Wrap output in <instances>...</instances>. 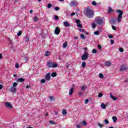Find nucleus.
Segmentation results:
<instances>
[{"label": "nucleus", "instance_id": "nucleus-1", "mask_svg": "<svg viewBox=\"0 0 128 128\" xmlns=\"http://www.w3.org/2000/svg\"><path fill=\"white\" fill-rule=\"evenodd\" d=\"M85 16H86L87 18H94V10L90 9V8H86V10Z\"/></svg>", "mask_w": 128, "mask_h": 128}, {"label": "nucleus", "instance_id": "nucleus-2", "mask_svg": "<svg viewBox=\"0 0 128 128\" xmlns=\"http://www.w3.org/2000/svg\"><path fill=\"white\" fill-rule=\"evenodd\" d=\"M116 12L118 14L117 18V20L118 22H122V14H124V11L120 10H116Z\"/></svg>", "mask_w": 128, "mask_h": 128}, {"label": "nucleus", "instance_id": "nucleus-3", "mask_svg": "<svg viewBox=\"0 0 128 128\" xmlns=\"http://www.w3.org/2000/svg\"><path fill=\"white\" fill-rule=\"evenodd\" d=\"M96 22L98 24H104V20H102L100 16H98L96 19Z\"/></svg>", "mask_w": 128, "mask_h": 128}, {"label": "nucleus", "instance_id": "nucleus-4", "mask_svg": "<svg viewBox=\"0 0 128 128\" xmlns=\"http://www.w3.org/2000/svg\"><path fill=\"white\" fill-rule=\"evenodd\" d=\"M128 70V65L123 64V65H122L120 67V72H124L126 70Z\"/></svg>", "mask_w": 128, "mask_h": 128}, {"label": "nucleus", "instance_id": "nucleus-5", "mask_svg": "<svg viewBox=\"0 0 128 128\" xmlns=\"http://www.w3.org/2000/svg\"><path fill=\"white\" fill-rule=\"evenodd\" d=\"M82 60H86L88 58V52H85L81 56Z\"/></svg>", "mask_w": 128, "mask_h": 128}, {"label": "nucleus", "instance_id": "nucleus-6", "mask_svg": "<svg viewBox=\"0 0 128 128\" xmlns=\"http://www.w3.org/2000/svg\"><path fill=\"white\" fill-rule=\"evenodd\" d=\"M78 6V2L76 0H72L70 2V6Z\"/></svg>", "mask_w": 128, "mask_h": 128}, {"label": "nucleus", "instance_id": "nucleus-7", "mask_svg": "<svg viewBox=\"0 0 128 128\" xmlns=\"http://www.w3.org/2000/svg\"><path fill=\"white\" fill-rule=\"evenodd\" d=\"M5 106L8 108H9V110H12V104H10V102H6L5 103Z\"/></svg>", "mask_w": 128, "mask_h": 128}, {"label": "nucleus", "instance_id": "nucleus-8", "mask_svg": "<svg viewBox=\"0 0 128 128\" xmlns=\"http://www.w3.org/2000/svg\"><path fill=\"white\" fill-rule=\"evenodd\" d=\"M60 27H56L54 30L55 34H60Z\"/></svg>", "mask_w": 128, "mask_h": 128}, {"label": "nucleus", "instance_id": "nucleus-9", "mask_svg": "<svg viewBox=\"0 0 128 128\" xmlns=\"http://www.w3.org/2000/svg\"><path fill=\"white\" fill-rule=\"evenodd\" d=\"M46 80H50V73H48L45 76Z\"/></svg>", "mask_w": 128, "mask_h": 128}, {"label": "nucleus", "instance_id": "nucleus-10", "mask_svg": "<svg viewBox=\"0 0 128 128\" xmlns=\"http://www.w3.org/2000/svg\"><path fill=\"white\" fill-rule=\"evenodd\" d=\"M16 88L14 86H12L10 88V92H16Z\"/></svg>", "mask_w": 128, "mask_h": 128}, {"label": "nucleus", "instance_id": "nucleus-11", "mask_svg": "<svg viewBox=\"0 0 128 128\" xmlns=\"http://www.w3.org/2000/svg\"><path fill=\"white\" fill-rule=\"evenodd\" d=\"M47 67L49 68H52V62H48L47 63Z\"/></svg>", "mask_w": 128, "mask_h": 128}, {"label": "nucleus", "instance_id": "nucleus-12", "mask_svg": "<svg viewBox=\"0 0 128 128\" xmlns=\"http://www.w3.org/2000/svg\"><path fill=\"white\" fill-rule=\"evenodd\" d=\"M17 81L18 82H24V78H18L17 80Z\"/></svg>", "mask_w": 128, "mask_h": 128}, {"label": "nucleus", "instance_id": "nucleus-13", "mask_svg": "<svg viewBox=\"0 0 128 128\" xmlns=\"http://www.w3.org/2000/svg\"><path fill=\"white\" fill-rule=\"evenodd\" d=\"M104 64L107 66H110L112 64V62H105Z\"/></svg>", "mask_w": 128, "mask_h": 128}, {"label": "nucleus", "instance_id": "nucleus-14", "mask_svg": "<svg viewBox=\"0 0 128 128\" xmlns=\"http://www.w3.org/2000/svg\"><path fill=\"white\" fill-rule=\"evenodd\" d=\"M73 92H74V88H72L70 90V91H69L70 96H72V94Z\"/></svg>", "mask_w": 128, "mask_h": 128}, {"label": "nucleus", "instance_id": "nucleus-15", "mask_svg": "<svg viewBox=\"0 0 128 128\" xmlns=\"http://www.w3.org/2000/svg\"><path fill=\"white\" fill-rule=\"evenodd\" d=\"M62 114L63 116H66L68 112H66V109H64L62 111Z\"/></svg>", "mask_w": 128, "mask_h": 128}, {"label": "nucleus", "instance_id": "nucleus-16", "mask_svg": "<svg viewBox=\"0 0 128 128\" xmlns=\"http://www.w3.org/2000/svg\"><path fill=\"white\" fill-rule=\"evenodd\" d=\"M112 118L114 122H116V121L118 120V118H116V116H113L112 117Z\"/></svg>", "mask_w": 128, "mask_h": 128}, {"label": "nucleus", "instance_id": "nucleus-17", "mask_svg": "<svg viewBox=\"0 0 128 128\" xmlns=\"http://www.w3.org/2000/svg\"><path fill=\"white\" fill-rule=\"evenodd\" d=\"M86 85H84V86H82V87H81V90L82 92H84V90H86Z\"/></svg>", "mask_w": 128, "mask_h": 128}, {"label": "nucleus", "instance_id": "nucleus-18", "mask_svg": "<svg viewBox=\"0 0 128 128\" xmlns=\"http://www.w3.org/2000/svg\"><path fill=\"white\" fill-rule=\"evenodd\" d=\"M64 26H70V24L68 22H64Z\"/></svg>", "mask_w": 128, "mask_h": 128}, {"label": "nucleus", "instance_id": "nucleus-19", "mask_svg": "<svg viewBox=\"0 0 128 128\" xmlns=\"http://www.w3.org/2000/svg\"><path fill=\"white\" fill-rule=\"evenodd\" d=\"M57 74L56 72H54L51 74V76H52V78H56V76H57Z\"/></svg>", "mask_w": 128, "mask_h": 128}, {"label": "nucleus", "instance_id": "nucleus-20", "mask_svg": "<svg viewBox=\"0 0 128 128\" xmlns=\"http://www.w3.org/2000/svg\"><path fill=\"white\" fill-rule=\"evenodd\" d=\"M110 96L113 100H118V98L114 96H112V94H110Z\"/></svg>", "mask_w": 128, "mask_h": 128}, {"label": "nucleus", "instance_id": "nucleus-21", "mask_svg": "<svg viewBox=\"0 0 128 128\" xmlns=\"http://www.w3.org/2000/svg\"><path fill=\"white\" fill-rule=\"evenodd\" d=\"M58 66V65L56 63L52 64V68H57Z\"/></svg>", "mask_w": 128, "mask_h": 128}, {"label": "nucleus", "instance_id": "nucleus-22", "mask_svg": "<svg viewBox=\"0 0 128 128\" xmlns=\"http://www.w3.org/2000/svg\"><path fill=\"white\" fill-rule=\"evenodd\" d=\"M66 46H68V42H65L63 44V48H66Z\"/></svg>", "mask_w": 128, "mask_h": 128}, {"label": "nucleus", "instance_id": "nucleus-23", "mask_svg": "<svg viewBox=\"0 0 128 128\" xmlns=\"http://www.w3.org/2000/svg\"><path fill=\"white\" fill-rule=\"evenodd\" d=\"M101 106L102 108H103L104 110L105 108H106V104L104 103H102L101 104Z\"/></svg>", "mask_w": 128, "mask_h": 128}, {"label": "nucleus", "instance_id": "nucleus-24", "mask_svg": "<svg viewBox=\"0 0 128 128\" xmlns=\"http://www.w3.org/2000/svg\"><path fill=\"white\" fill-rule=\"evenodd\" d=\"M50 56V52L46 51L45 52V56Z\"/></svg>", "mask_w": 128, "mask_h": 128}, {"label": "nucleus", "instance_id": "nucleus-25", "mask_svg": "<svg viewBox=\"0 0 128 128\" xmlns=\"http://www.w3.org/2000/svg\"><path fill=\"white\" fill-rule=\"evenodd\" d=\"M49 122L50 124H56V122H54V121L50 120Z\"/></svg>", "mask_w": 128, "mask_h": 128}, {"label": "nucleus", "instance_id": "nucleus-26", "mask_svg": "<svg viewBox=\"0 0 128 128\" xmlns=\"http://www.w3.org/2000/svg\"><path fill=\"white\" fill-rule=\"evenodd\" d=\"M22 31H19V32L17 34V36H22Z\"/></svg>", "mask_w": 128, "mask_h": 128}, {"label": "nucleus", "instance_id": "nucleus-27", "mask_svg": "<svg viewBox=\"0 0 128 128\" xmlns=\"http://www.w3.org/2000/svg\"><path fill=\"white\" fill-rule=\"evenodd\" d=\"M80 36L82 40H86V36L83 34H81Z\"/></svg>", "mask_w": 128, "mask_h": 128}, {"label": "nucleus", "instance_id": "nucleus-28", "mask_svg": "<svg viewBox=\"0 0 128 128\" xmlns=\"http://www.w3.org/2000/svg\"><path fill=\"white\" fill-rule=\"evenodd\" d=\"M116 19H112V24H116Z\"/></svg>", "mask_w": 128, "mask_h": 128}, {"label": "nucleus", "instance_id": "nucleus-29", "mask_svg": "<svg viewBox=\"0 0 128 128\" xmlns=\"http://www.w3.org/2000/svg\"><path fill=\"white\" fill-rule=\"evenodd\" d=\"M114 12V10L112 8H109L108 10V12Z\"/></svg>", "mask_w": 128, "mask_h": 128}, {"label": "nucleus", "instance_id": "nucleus-30", "mask_svg": "<svg viewBox=\"0 0 128 128\" xmlns=\"http://www.w3.org/2000/svg\"><path fill=\"white\" fill-rule=\"evenodd\" d=\"M78 30L80 32H82L84 34V32H86V30H84V29L80 28V29H78Z\"/></svg>", "mask_w": 128, "mask_h": 128}, {"label": "nucleus", "instance_id": "nucleus-31", "mask_svg": "<svg viewBox=\"0 0 128 128\" xmlns=\"http://www.w3.org/2000/svg\"><path fill=\"white\" fill-rule=\"evenodd\" d=\"M99 77L100 78H104V74L102 73L100 74Z\"/></svg>", "mask_w": 128, "mask_h": 128}, {"label": "nucleus", "instance_id": "nucleus-32", "mask_svg": "<svg viewBox=\"0 0 128 128\" xmlns=\"http://www.w3.org/2000/svg\"><path fill=\"white\" fill-rule=\"evenodd\" d=\"M18 86V83L16 82H14L12 86L14 87V88H16V86Z\"/></svg>", "mask_w": 128, "mask_h": 128}, {"label": "nucleus", "instance_id": "nucleus-33", "mask_svg": "<svg viewBox=\"0 0 128 128\" xmlns=\"http://www.w3.org/2000/svg\"><path fill=\"white\" fill-rule=\"evenodd\" d=\"M76 22L77 24H80V20H76Z\"/></svg>", "mask_w": 128, "mask_h": 128}, {"label": "nucleus", "instance_id": "nucleus-34", "mask_svg": "<svg viewBox=\"0 0 128 128\" xmlns=\"http://www.w3.org/2000/svg\"><path fill=\"white\" fill-rule=\"evenodd\" d=\"M34 22H38V18L36 16H35L34 18Z\"/></svg>", "mask_w": 128, "mask_h": 128}, {"label": "nucleus", "instance_id": "nucleus-35", "mask_svg": "<svg viewBox=\"0 0 128 128\" xmlns=\"http://www.w3.org/2000/svg\"><path fill=\"white\" fill-rule=\"evenodd\" d=\"M15 68H20V65H18V63L16 64Z\"/></svg>", "mask_w": 128, "mask_h": 128}, {"label": "nucleus", "instance_id": "nucleus-36", "mask_svg": "<svg viewBox=\"0 0 128 128\" xmlns=\"http://www.w3.org/2000/svg\"><path fill=\"white\" fill-rule=\"evenodd\" d=\"M94 34L96 36H98V34H100V32L98 31H96L94 32Z\"/></svg>", "mask_w": 128, "mask_h": 128}, {"label": "nucleus", "instance_id": "nucleus-37", "mask_svg": "<svg viewBox=\"0 0 128 128\" xmlns=\"http://www.w3.org/2000/svg\"><path fill=\"white\" fill-rule=\"evenodd\" d=\"M82 68H86V63L84 62H82Z\"/></svg>", "mask_w": 128, "mask_h": 128}, {"label": "nucleus", "instance_id": "nucleus-38", "mask_svg": "<svg viewBox=\"0 0 128 128\" xmlns=\"http://www.w3.org/2000/svg\"><path fill=\"white\" fill-rule=\"evenodd\" d=\"M104 122L106 124H108V120L107 119H105L104 120Z\"/></svg>", "mask_w": 128, "mask_h": 128}, {"label": "nucleus", "instance_id": "nucleus-39", "mask_svg": "<svg viewBox=\"0 0 128 128\" xmlns=\"http://www.w3.org/2000/svg\"><path fill=\"white\" fill-rule=\"evenodd\" d=\"M119 50L120 52H124V48H119Z\"/></svg>", "mask_w": 128, "mask_h": 128}, {"label": "nucleus", "instance_id": "nucleus-40", "mask_svg": "<svg viewBox=\"0 0 128 128\" xmlns=\"http://www.w3.org/2000/svg\"><path fill=\"white\" fill-rule=\"evenodd\" d=\"M96 26V25L94 23L92 24V28H94Z\"/></svg>", "mask_w": 128, "mask_h": 128}, {"label": "nucleus", "instance_id": "nucleus-41", "mask_svg": "<svg viewBox=\"0 0 128 128\" xmlns=\"http://www.w3.org/2000/svg\"><path fill=\"white\" fill-rule=\"evenodd\" d=\"M50 100H54V96H50Z\"/></svg>", "mask_w": 128, "mask_h": 128}, {"label": "nucleus", "instance_id": "nucleus-42", "mask_svg": "<svg viewBox=\"0 0 128 128\" xmlns=\"http://www.w3.org/2000/svg\"><path fill=\"white\" fill-rule=\"evenodd\" d=\"M76 128H82V124H77L76 126Z\"/></svg>", "mask_w": 128, "mask_h": 128}, {"label": "nucleus", "instance_id": "nucleus-43", "mask_svg": "<svg viewBox=\"0 0 128 128\" xmlns=\"http://www.w3.org/2000/svg\"><path fill=\"white\" fill-rule=\"evenodd\" d=\"M77 26L78 28H82V24H80V23L79 24H78Z\"/></svg>", "mask_w": 128, "mask_h": 128}, {"label": "nucleus", "instance_id": "nucleus-44", "mask_svg": "<svg viewBox=\"0 0 128 128\" xmlns=\"http://www.w3.org/2000/svg\"><path fill=\"white\" fill-rule=\"evenodd\" d=\"M96 49H93L92 50V52L93 53V54H96Z\"/></svg>", "mask_w": 128, "mask_h": 128}, {"label": "nucleus", "instance_id": "nucleus-45", "mask_svg": "<svg viewBox=\"0 0 128 128\" xmlns=\"http://www.w3.org/2000/svg\"><path fill=\"white\" fill-rule=\"evenodd\" d=\"M92 4L93 6H96V1H93V2H92Z\"/></svg>", "mask_w": 128, "mask_h": 128}, {"label": "nucleus", "instance_id": "nucleus-46", "mask_svg": "<svg viewBox=\"0 0 128 128\" xmlns=\"http://www.w3.org/2000/svg\"><path fill=\"white\" fill-rule=\"evenodd\" d=\"M52 8V4H48V8Z\"/></svg>", "mask_w": 128, "mask_h": 128}, {"label": "nucleus", "instance_id": "nucleus-47", "mask_svg": "<svg viewBox=\"0 0 128 128\" xmlns=\"http://www.w3.org/2000/svg\"><path fill=\"white\" fill-rule=\"evenodd\" d=\"M112 28L114 30H116V26H112Z\"/></svg>", "mask_w": 128, "mask_h": 128}, {"label": "nucleus", "instance_id": "nucleus-48", "mask_svg": "<svg viewBox=\"0 0 128 128\" xmlns=\"http://www.w3.org/2000/svg\"><path fill=\"white\" fill-rule=\"evenodd\" d=\"M98 126H100V128H104V125L100 124V123H98Z\"/></svg>", "mask_w": 128, "mask_h": 128}, {"label": "nucleus", "instance_id": "nucleus-49", "mask_svg": "<svg viewBox=\"0 0 128 128\" xmlns=\"http://www.w3.org/2000/svg\"><path fill=\"white\" fill-rule=\"evenodd\" d=\"M41 82H42V84H44V82H46V80H45L44 79H42V80H41Z\"/></svg>", "mask_w": 128, "mask_h": 128}, {"label": "nucleus", "instance_id": "nucleus-50", "mask_svg": "<svg viewBox=\"0 0 128 128\" xmlns=\"http://www.w3.org/2000/svg\"><path fill=\"white\" fill-rule=\"evenodd\" d=\"M98 98H102V94L100 93V94H98Z\"/></svg>", "mask_w": 128, "mask_h": 128}, {"label": "nucleus", "instance_id": "nucleus-51", "mask_svg": "<svg viewBox=\"0 0 128 128\" xmlns=\"http://www.w3.org/2000/svg\"><path fill=\"white\" fill-rule=\"evenodd\" d=\"M54 20H58V16H54Z\"/></svg>", "mask_w": 128, "mask_h": 128}, {"label": "nucleus", "instance_id": "nucleus-52", "mask_svg": "<svg viewBox=\"0 0 128 128\" xmlns=\"http://www.w3.org/2000/svg\"><path fill=\"white\" fill-rule=\"evenodd\" d=\"M108 38H114V36H112V35H108Z\"/></svg>", "mask_w": 128, "mask_h": 128}, {"label": "nucleus", "instance_id": "nucleus-53", "mask_svg": "<svg viewBox=\"0 0 128 128\" xmlns=\"http://www.w3.org/2000/svg\"><path fill=\"white\" fill-rule=\"evenodd\" d=\"M110 44H114V41L112 40H110Z\"/></svg>", "mask_w": 128, "mask_h": 128}, {"label": "nucleus", "instance_id": "nucleus-54", "mask_svg": "<svg viewBox=\"0 0 128 128\" xmlns=\"http://www.w3.org/2000/svg\"><path fill=\"white\" fill-rule=\"evenodd\" d=\"M3 88H4V86H2V84H0V90H2Z\"/></svg>", "mask_w": 128, "mask_h": 128}, {"label": "nucleus", "instance_id": "nucleus-55", "mask_svg": "<svg viewBox=\"0 0 128 128\" xmlns=\"http://www.w3.org/2000/svg\"><path fill=\"white\" fill-rule=\"evenodd\" d=\"M55 10H60V8L56 6L55 8Z\"/></svg>", "mask_w": 128, "mask_h": 128}, {"label": "nucleus", "instance_id": "nucleus-56", "mask_svg": "<svg viewBox=\"0 0 128 128\" xmlns=\"http://www.w3.org/2000/svg\"><path fill=\"white\" fill-rule=\"evenodd\" d=\"M98 48L99 50H102V46L100 45H98Z\"/></svg>", "mask_w": 128, "mask_h": 128}, {"label": "nucleus", "instance_id": "nucleus-57", "mask_svg": "<svg viewBox=\"0 0 128 128\" xmlns=\"http://www.w3.org/2000/svg\"><path fill=\"white\" fill-rule=\"evenodd\" d=\"M82 124H84V126H86V121H82Z\"/></svg>", "mask_w": 128, "mask_h": 128}, {"label": "nucleus", "instance_id": "nucleus-58", "mask_svg": "<svg viewBox=\"0 0 128 128\" xmlns=\"http://www.w3.org/2000/svg\"><path fill=\"white\" fill-rule=\"evenodd\" d=\"M88 99H86L85 100V104H88Z\"/></svg>", "mask_w": 128, "mask_h": 128}, {"label": "nucleus", "instance_id": "nucleus-59", "mask_svg": "<svg viewBox=\"0 0 128 128\" xmlns=\"http://www.w3.org/2000/svg\"><path fill=\"white\" fill-rule=\"evenodd\" d=\"M26 42H28V40H30V38H28V37H26Z\"/></svg>", "mask_w": 128, "mask_h": 128}, {"label": "nucleus", "instance_id": "nucleus-60", "mask_svg": "<svg viewBox=\"0 0 128 128\" xmlns=\"http://www.w3.org/2000/svg\"><path fill=\"white\" fill-rule=\"evenodd\" d=\"M76 15V13L74 12H72V14H71V16H75Z\"/></svg>", "mask_w": 128, "mask_h": 128}, {"label": "nucleus", "instance_id": "nucleus-61", "mask_svg": "<svg viewBox=\"0 0 128 128\" xmlns=\"http://www.w3.org/2000/svg\"><path fill=\"white\" fill-rule=\"evenodd\" d=\"M2 54H0V60H2Z\"/></svg>", "mask_w": 128, "mask_h": 128}, {"label": "nucleus", "instance_id": "nucleus-62", "mask_svg": "<svg viewBox=\"0 0 128 128\" xmlns=\"http://www.w3.org/2000/svg\"><path fill=\"white\" fill-rule=\"evenodd\" d=\"M78 96H82V92H80L78 93Z\"/></svg>", "mask_w": 128, "mask_h": 128}, {"label": "nucleus", "instance_id": "nucleus-63", "mask_svg": "<svg viewBox=\"0 0 128 128\" xmlns=\"http://www.w3.org/2000/svg\"><path fill=\"white\" fill-rule=\"evenodd\" d=\"M55 114L56 116H58V113L57 112H55Z\"/></svg>", "mask_w": 128, "mask_h": 128}, {"label": "nucleus", "instance_id": "nucleus-64", "mask_svg": "<svg viewBox=\"0 0 128 128\" xmlns=\"http://www.w3.org/2000/svg\"><path fill=\"white\" fill-rule=\"evenodd\" d=\"M34 12V10H30V14H32V12Z\"/></svg>", "mask_w": 128, "mask_h": 128}]
</instances>
